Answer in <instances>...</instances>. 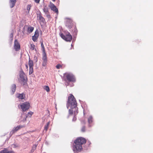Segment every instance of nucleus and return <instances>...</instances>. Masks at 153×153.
I'll use <instances>...</instances> for the list:
<instances>
[{
  "label": "nucleus",
  "instance_id": "f257e3e1",
  "mask_svg": "<svg viewBox=\"0 0 153 153\" xmlns=\"http://www.w3.org/2000/svg\"><path fill=\"white\" fill-rule=\"evenodd\" d=\"M76 105L77 102L74 96L72 94H70L68 97L67 105V108L68 109L70 108L69 111L70 114H72L74 113L76 115L78 113Z\"/></svg>",
  "mask_w": 153,
  "mask_h": 153
},
{
  "label": "nucleus",
  "instance_id": "f03ea898",
  "mask_svg": "<svg viewBox=\"0 0 153 153\" xmlns=\"http://www.w3.org/2000/svg\"><path fill=\"white\" fill-rule=\"evenodd\" d=\"M86 142L85 139L83 137H80L77 138L75 141L73 146L74 152H80L82 149V145Z\"/></svg>",
  "mask_w": 153,
  "mask_h": 153
},
{
  "label": "nucleus",
  "instance_id": "7ed1b4c3",
  "mask_svg": "<svg viewBox=\"0 0 153 153\" xmlns=\"http://www.w3.org/2000/svg\"><path fill=\"white\" fill-rule=\"evenodd\" d=\"M60 36L61 37L66 41L70 42L72 39V36L70 33L68 32H67L65 34V35H64L63 33H59Z\"/></svg>",
  "mask_w": 153,
  "mask_h": 153
},
{
  "label": "nucleus",
  "instance_id": "20e7f679",
  "mask_svg": "<svg viewBox=\"0 0 153 153\" xmlns=\"http://www.w3.org/2000/svg\"><path fill=\"white\" fill-rule=\"evenodd\" d=\"M20 108L22 109L23 111H25L27 110H28L30 108V104L29 102H24L20 105Z\"/></svg>",
  "mask_w": 153,
  "mask_h": 153
},
{
  "label": "nucleus",
  "instance_id": "39448f33",
  "mask_svg": "<svg viewBox=\"0 0 153 153\" xmlns=\"http://www.w3.org/2000/svg\"><path fill=\"white\" fill-rule=\"evenodd\" d=\"M66 77L67 80L70 82H74L75 81L76 79L75 77L73 74H67Z\"/></svg>",
  "mask_w": 153,
  "mask_h": 153
},
{
  "label": "nucleus",
  "instance_id": "423d86ee",
  "mask_svg": "<svg viewBox=\"0 0 153 153\" xmlns=\"http://www.w3.org/2000/svg\"><path fill=\"white\" fill-rule=\"evenodd\" d=\"M42 55L43 57L42 59L43 60V62L42 63V65L43 66H45L46 65L47 62V56L45 52L43 53Z\"/></svg>",
  "mask_w": 153,
  "mask_h": 153
},
{
  "label": "nucleus",
  "instance_id": "0eeeda50",
  "mask_svg": "<svg viewBox=\"0 0 153 153\" xmlns=\"http://www.w3.org/2000/svg\"><path fill=\"white\" fill-rule=\"evenodd\" d=\"M49 7L51 8V9L56 12V13H58V9L56 6L52 3L50 2L49 5Z\"/></svg>",
  "mask_w": 153,
  "mask_h": 153
},
{
  "label": "nucleus",
  "instance_id": "6e6552de",
  "mask_svg": "<svg viewBox=\"0 0 153 153\" xmlns=\"http://www.w3.org/2000/svg\"><path fill=\"white\" fill-rule=\"evenodd\" d=\"M20 76L21 80L24 82H26L25 76L23 71L22 70L20 72Z\"/></svg>",
  "mask_w": 153,
  "mask_h": 153
},
{
  "label": "nucleus",
  "instance_id": "1a4fd4ad",
  "mask_svg": "<svg viewBox=\"0 0 153 153\" xmlns=\"http://www.w3.org/2000/svg\"><path fill=\"white\" fill-rule=\"evenodd\" d=\"M14 47L16 51H18L20 49V46L19 44L16 40L15 41Z\"/></svg>",
  "mask_w": 153,
  "mask_h": 153
},
{
  "label": "nucleus",
  "instance_id": "9d476101",
  "mask_svg": "<svg viewBox=\"0 0 153 153\" xmlns=\"http://www.w3.org/2000/svg\"><path fill=\"white\" fill-rule=\"evenodd\" d=\"M0 153H15L13 151H9L6 149H4L3 150L0 151Z\"/></svg>",
  "mask_w": 153,
  "mask_h": 153
},
{
  "label": "nucleus",
  "instance_id": "9b49d317",
  "mask_svg": "<svg viewBox=\"0 0 153 153\" xmlns=\"http://www.w3.org/2000/svg\"><path fill=\"white\" fill-rule=\"evenodd\" d=\"M37 19L40 21V22H44L45 21L44 18L40 14H38L37 16Z\"/></svg>",
  "mask_w": 153,
  "mask_h": 153
},
{
  "label": "nucleus",
  "instance_id": "f8f14e48",
  "mask_svg": "<svg viewBox=\"0 0 153 153\" xmlns=\"http://www.w3.org/2000/svg\"><path fill=\"white\" fill-rule=\"evenodd\" d=\"M21 128V127L20 126H17L16 127L14 128L10 132V134H13L15 132L18 130L19 129Z\"/></svg>",
  "mask_w": 153,
  "mask_h": 153
},
{
  "label": "nucleus",
  "instance_id": "ddd939ff",
  "mask_svg": "<svg viewBox=\"0 0 153 153\" xmlns=\"http://www.w3.org/2000/svg\"><path fill=\"white\" fill-rule=\"evenodd\" d=\"M16 0H10V5L11 8L13 7L15 5Z\"/></svg>",
  "mask_w": 153,
  "mask_h": 153
},
{
  "label": "nucleus",
  "instance_id": "4468645a",
  "mask_svg": "<svg viewBox=\"0 0 153 153\" xmlns=\"http://www.w3.org/2000/svg\"><path fill=\"white\" fill-rule=\"evenodd\" d=\"M27 116L24 113L22 114V116L21 117L20 120L21 121L24 122L26 120Z\"/></svg>",
  "mask_w": 153,
  "mask_h": 153
},
{
  "label": "nucleus",
  "instance_id": "2eb2a0df",
  "mask_svg": "<svg viewBox=\"0 0 153 153\" xmlns=\"http://www.w3.org/2000/svg\"><path fill=\"white\" fill-rule=\"evenodd\" d=\"M88 123H89V126L90 127L91 125L90 124L93 122L92 117V116H90L88 118Z\"/></svg>",
  "mask_w": 153,
  "mask_h": 153
},
{
  "label": "nucleus",
  "instance_id": "dca6fc26",
  "mask_svg": "<svg viewBox=\"0 0 153 153\" xmlns=\"http://www.w3.org/2000/svg\"><path fill=\"white\" fill-rule=\"evenodd\" d=\"M17 97L19 99H23L25 97V95L23 94H18Z\"/></svg>",
  "mask_w": 153,
  "mask_h": 153
},
{
  "label": "nucleus",
  "instance_id": "f3484780",
  "mask_svg": "<svg viewBox=\"0 0 153 153\" xmlns=\"http://www.w3.org/2000/svg\"><path fill=\"white\" fill-rule=\"evenodd\" d=\"M34 29V28L33 27L31 26H29L28 27L27 29V32L29 33H31Z\"/></svg>",
  "mask_w": 153,
  "mask_h": 153
},
{
  "label": "nucleus",
  "instance_id": "a211bd4d",
  "mask_svg": "<svg viewBox=\"0 0 153 153\" xmlns=\"http://www.w3.org/2000/svg\"><path fill=\"white\" fill-rule=\"evenodd\" d=\"M28 65L29 67H33V61L29 59L28 62Z\"/></svg>",
  "mask_w": 153,
  "mask_h": 153
},
{
  "label": "nucleus",
  "instance_id": "6ab92c4d",
  "mask_svg": "<svg viewBox=\"0 0 153 153\" xmlns=\"http://www.w3.org/2000/svg\"><path fill=\"white\" fill-rule=\"evenodd\" d=\"M16 89V85L15 84L12 85V94H13L15 91Z\"/></svg>",
  "mask_w": 153,
  "mask_h": 153
},
{
  "label": "nucleus",
  "instance_id": "aec40b11",
  "mask_svg": "<svg viewBox=\"0 0 153 153\" xmlns=\"http://www.w3.org/2000/svg\"><path fill=\"white\" fill-rule=\"evenodd\" d=\"M44 89L47 92H49L50 91V88L48 86H44L43 87Z\"/></svg>",
  "mask_w": 153,
  "mask_h": 153
},
{
  "label": "nucleus",
  "instance_id": "412c9836",
  "mask_svg": "<svg viewBox=\"0 0 153 153\" xmlns=\"http://www.w3.org/2000/svg\"><path fill=\"white\" fill-rule=\"evenodd\" d=\"M44 12L46 14H48V9L47 7L46 6H45L43 9Z\"/></svg>",
  "mask_w": 153,
  "mask_h": 153
},
{
  "label": "nucleus",
  "instance_id": "4be33fe9",
  "mask_svg": "<svg viewBox=\"0 0 153 153\" xmlns=\"http://www.w3.org/2000/svg\"><path fill=\"white\" fill-rule=\"evenodd\" d=\"M33 72V67H29V74H31Z\"/></svg>",
  "mask_w": 153,
  "mask_h": 153
},
{
  "label": "nucleus",
  "instance_id": "5701e85b",
  "mask_svg": "<svg viewBox=\"0 0 153 153\" xmlns=\"http://www.w3.org/2000/svg\"><path fill=\"white\" fill-rule=\"evenodd\" d=\"M41 46L42 47V53L45 52L44 46L43 43H42L41 44Z\"/></svg>",
  "mask_w": 153,
  "mask_h": 153
},
{
  "label": "nucleus",
  "instance_id": "b1692460",
  "mask_svg": "<svg viewBox=\"0 0 153 153\" xmlns=\"http://www.w3.org/2000/svg\"><path fill=\"white\" fill-rule=\"evenodd\" d=\"M39 36V34L38 31L36 30L35 31V34L33 36H35L36 37V38H38Z\"/></svg>",
  "mask_w": 153,
  "mask_h": 153
},
{
  "label": "nucleus",
  "instance_id": "393cba45",
  "mask_svg": "<svg viewBox=\"0 0 153 153\" xmlns=\"http://www.w3.org/2000/svg\"><path fill=\"white\" fill-rule=\"evenodd\" d=\"M31 7V5L30 4H29L27 6V10H28V12H29Z\"/></svg>",
  "mask_w": 153,
  "mask_h": 153
},
{
  "label": "nucleus",
  "instance_id": "a878e982",
  "mask_svg": "<svg viewBox=\"0 0 153 153\" xmlns=\"http://www.w3.org/2000/svg\"><path fill=\"white\" fill-rule=\"evenodd\" d=\"M37 39L38 38H36V37L35 36H32V39L33 40L34 42L36 41Z\"/></svg>",
  "mask_w": 153,
  "mask_h": 153
},
{
  "label": "nucleus",
  "instance_id": "bb28decb",
  "mask_svg": "<svg viewBox=\"0 0 153 153\" xmlns=\"http://www.w3.org/2000/svg\"><path fill=\"white\" fill-rule=\"evenodd\" d=\"M37 146L36 145H35L33 146V147L32 148V151L33 152L34 150L36 149Z\"/></svg>",
  "mask_w": 153,
  "mask_h": 153
},
{
  "label": "nucleus",
  "instance_id": "cd10ccee",
  "mask_svg": "<svg viewBox=\"0 0 153 153\" xmlns=\"http://www.w3.org/2000/svg\"><path fill=\"white\" fill-rule=\"evenodd\" d=\"M34 45H33L31 44L30 45V49L32 50H33L34 49Z\"/></svg>",
  "mask_w": 153,
  "mask_h": 153
},
{
  "label": "nucleus",
  "instance_id": "c85d7f7f",
  "mask_svg": "<svg viewBox=\"0 0 153 153\" xmlns=\"http://www.w3.org/2000/svg\"><path fill=\"white\" fill-rule=\"evenodd\" d=\"M33 114V112L30 111L28 113L27 115L28 116L30 117Z\"/></svg>",
  "mask_w": 153,
  "mask_h": 153
},
{
  "label": "nucleus",
  "instance_id": "c756f323",
  "mask_svg": "<svg viewBox=\"0 0 153 153\" xmlns=\"http://www.w3.org/2000/svg\"><path fill=\"white\" fill-rule=\"evenodd\" d=\"M56 67L57 69H58L62 67V66L61 65L59 64H58L56 65Z\"/></svg>",
  "mask_w": 153,
  "mask_h": 153
},
{
  "label": "nucleus",
  "instance_id": "7c9ffc66",
  "mask_svg": "<svg viewBox=\"0 0 153 153\" xmlns=\"http://www.w3.org/2000/svg\"><path fill=\"white\" fill-rule=\"evenodd\" d=\"M48 127V126H45V130L46 131L47 130Z\"/></svg>",
  "mask_w": 153,
  "mask_h": 153
},
{
  "label": "nucleus",
  "instance_id": "2f4dec72",
  "mask_svg": "<svg viewBox=\"0 0 153 153\" xmlns=\"http://www.w3.org/2000/svg\"><path fill=\"white\" fill-rule=\"evenodd\" d=\"M83 132H84L85 131V128L84 127H82L81 130Z\"/></svg>",
  "mask_w": 153,
  "mask_h": 153
},
{
  "label": "nucleus",
  "instance_id": "473e14b6",
  "mask_svg": "<svg viewBox=\"0 0 153 153\" xmlns=\"http://www.w3.org/2000/svg\"><path fill=\"white\" fill-rule=\"evenodd\" d=\"M76 120V117L75 116H74L73 118V121H75Z\"/></svg>",
  "mask_w": 153,
  "mask_h": 153
},
{
  "label": "nucleus",
  "instance_id": "72a5a7b5",
  "mask_svg": "<svg viewBox=\"0 0 153 153\" xmlns=\"http://www.w3.org/2000/svg\"><path fill=\"white\" fill-rule=\"evenodd\" d=\"M50 122H48V123H47V124L46 125V126H48L49 125H50Z\"/></svg>",
  "mask_w": 153,
  "mask_h": 153
},
{
  "label": "nucleus",
  "instance_id": "f704fd0d",
  "mask_svg": "<svg viewBox=\"0 0 153 153\" xmlns=\"http://www.w3.org/2000/svg\"><path fill=\"white\" fill-rule=\"evenodd\" d=\"M25 66H26V69H27V70H28V67L27 65V64H26V65H25Z\"/></svg>",
  "mask_w": 153,
  "mask_h": 153
},
{
  "label": "nucleus",
  "instance_id": "c9c22d12",
  "mask_svg": "<svg viewBox=\"0 0 153 153\" xmlns=\"http://www.w3.org/2000/svg\"><path fill=\"white\" fill-rule=\"evenodd\" d=\"M47 17H48H48H50V15H47Z\"/></svg>",
  "mask_w": 153,
  "mask_h": 153
},
{
  "label": "nucleus",
  "instance_id": "e433bc0d",
  "mask_svg": "<svg viewBox=\"0 0 153 153\" xmlns=\"http://www.w3.org/2000/svg\"><path fill=\"white\" fill-rule=\"evenodd\" d=\"M10 36H11V37H12L13 36V35L12 34H11Z\"/></svg>",
  "mask_w": 153,
  "mask_h": 153
},
{
  "label": "nucleus",
  "instance_id": "4c0bfd02",
  "mask_svg": "<svg viewBox=\"0 0 153 153\" xmlns=\"http://www.w3.org/2000/svg\"><path fill=\"white\" fill-rule=\"evenodd\" d=\"M56 0H52L53 1H55Z\"/></svg>",
  "mask_w": 153,
  "mask_h": 153
}]
</instances>
